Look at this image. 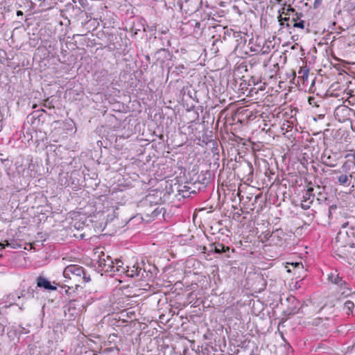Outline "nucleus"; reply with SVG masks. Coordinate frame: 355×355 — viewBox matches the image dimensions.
Wrapping results in <instances>:
<instances>
[{
	"label": "nucleus",
	"mask_w": 355,
	"mask_h": 355,
	"mask_svg": "<svg viewBox=\"0 0 355 355\" xmlns=\"http://www.w3.org/2000/svg\"><path fill=\"white\" fill-rule=\"evenodd\" d=\"M334 248L337 256L346 259L349 265L355 266V246L347 232H338L334 242Z\"/></svg>",
	"instance_id": "f257e3e1"
},
{
	"label": "nucleus",
	"mask_w": 355,
	"mask_h": 355,
	"mask_svg": "<svg viewBox=\"0 0 355 355\" xmlns=\"http://www.w3.org/2000/svg\"><path fill=\"white\" fill-rule=\"evenodd\" d=\"M94 256L98 258V264L101 271L111 272L114 268V261L109 255H106L101 248H96Z\"/></svg>",
	"instance_id": "f03ea898"
},
{
	"label": "nucleus",
	"mask_w": 355,
	"mask_h": 355,
	"mask_svg": "<svg viewBox=\"0 0 355 355\" xmlns=\"http://www.w3.org/2000/svg\"><path fill=\"white\" fill-rule=\"evenodd\" d=\"M63 275L65 278L78 281L83 276V279L85 282H87L89 281V277H87L85 275L84 270L82 267L78 265H70L67 266L64 271Z\"/></svg>",
	"instance_id": "7ed1b4c3"
},
{
	"label": "nucleus",
	"mask_w": 355,
	"mask_h": 355,
	"mask_svg": "<svg viewBox=\"0 0 355 355\" xmlns=\"http://www.w3.org/2000/svg\"><path fill=\"white\" fill-rule=\"evenodd\" d=\"M341 295L348 297L344 302V310L346 311L347 315L353 314L355 311V293H351L350 289L346 288L343 291H340Z\"/></svg>",
	"instance_id": "20e7f679"
},
{
	"label": "nucleus",
	"mask_w": 355,
	"mask_h": 355,
	"mask_svg": "<svg viewBox=\"0 0 355 355\" xmlns=\"http://www.w3.org/2000/svg\"><path fill=\"white\" fill-rule=\"evenodd\" d=\"M313 189L312 187H309L305 191L301 203V206L303 209H309L310 207L311 204L313 202L314 200V194L313 193Z\"/></svg>",
	"instance_id": "39448f33"
},
{
	"label": "nucleus",
	"mask_w": 355,
	"mask_h": 355,
	"mask_svg": "<svg viewBox=\"0 0 355 355\" xmlns=\"http://www.w3.org/2000/svg\"><path fill=\"white\" fill-rule=\"evenodd\" d=\"M346 157L347 160L343 165V169L347 173H354L355 172V155L348 154Z\"/></svg>",
	"instance_id": "423d86ee"
},
{
	"label": "nucleus",
	"mask_w": 355,
	"mask_h": 355,
	"mask_svg": "<svg viewBox=\"0 0 355 355\" xmlns=\"http://www.w3.org/2000/svg\"><path fill=\"white\" fill-rule=\"evenodd\" d=\"M329 279L334 284L339 286L341 290H345L346 288H348L347 286V283L345 280L343 279L337 273V272H331L329 275Z\"/></svg>",
	"instance_id": "0eeeda50"
},
{
	"label": "nucleus",
	"mask_w": 355,
	"mask_h": 355,
	"mask_svg": "<svg viewBox=\"0 0 355 355\" xmlns=\"http://www.w3.org/2000/svg\"><path fill=\"white\" fill-rule=\"evenodd\" d=\"M334 157L335 155L332 156L330 151L325 150L321 157L322 162L326 166L334 167L336 165V160Z\"/></svg>",
	"instance_id": "6e6552de"
},
{
	"label": "nucleus",
	"mask_w": 355,
	"mask_h": 355,
	"mask_svg": "<svg viewBox=\"0 0 355 355\" xmlns=\"http://www.w3.org/2000/svg\"><path fill=\"white\" fill-rule=\"evenodd\" d=\"M37 286L39 287H44L46 289L48 290H56V286H53L51 284L50 282H49L46 279L40 277L37 278Z\"/></svg>",
	"instance_id": "1a4fd4ad"
},
{
	"label": "nucleus",
	"mask_w": 355,
	"mask_h": 355,
	"mask_svg": "<svg viewBox=\"0 0 355 355\" xmlns=\"http://www.w3.org/2000/svg\"><path fill=\"white\" fill-rule=\"evenodd\" d=\"M141 270V268H139L138 266L134 265L132 267H127V269L125 270V273L128 276L134 277L139 275V271Z\"/></svg>",
	"instance_id": "9d476101"
},
{
	"label": "nucleus",
	"mask_w": 355,
	"mask_h": 355,
	"mask_svg": "<svg viewBox=\"0 0 355 355\" xmlns=\"http://www.w3.org/2000/svg\"><path fill=\"white\" fill-rule=\"evenodd\" d=\"M65 313H69L71 317H74L78 314V311L76 308L75 302H70L67 306Z\"/></svg>",
	"instance_id": "9b49d317"
},
{
	"label": "nucleus",
	"mask_w": 355,
	"mask_h": 355,
	"mask_svg": "<svg viewBox=\"0 0 355 355\" xmlns=\"http://www.w3.org/2000/svg\"><path fill=\"white\" fill-rule=\"evenodd\" d=\"M114 268L112 269V271L119 272H125V268L123 267V263L121 260L116 259L115 262H114Z\"/></svg>",
	"instance_id": "f8f14e48"
},
{
	"label": "nucleus",
	"mask_w": 355,
	"mask_h": 355,
	"mask_svg": "<svg viewBox=\"0 0 355 355\" xmlns=\"http://www.w3.org/2000/svg\"><path fill=\"white\" fill-rule=\"evenodd\" d=\"M214 250L216 253H221L222 252H226L229 250V247H226L221 243H214Z\"/></svg>",
	"instance_id": "ddd939ff"
},
{
	"label": "nucleus",
	"mask_w": 355,
	"mask_h": 355,
	"mask_svg": "<svg viewBox=\"0 0 355 355\" xmlns=\"http://www.w3.org/2000/svg\"><path fill=\"white\" fill-rule=\"evenodd\" d=\"M291 13H295V10L294 8H289L288 7L286 9V8H283V12H282V14L285 15H291Z\"/></svg>",
	"instance_id": "4468645a"
},
{
	"label": "nucleus",
	"mask_w": 355,
	"mask_h": 355,
	"mask_svg": "<svg viewBox=\"0 0 355 355\" xmlns=\"http://www.w3.org/2000/svg\"><path fill=\"white\" fill-rule=\"evenodd\" d=\"M348 181V177L347 176V175H341L338 177V182L341 184H345Z\"/></svg>",
	"instance_id": "2eb2a0df"
},
{
	"label": "nucleus",
	"mask_w": 355,
	"mask_h": 355,
	"mask_svg": "<svg viewBox=\"0 0 355 355\" xmlns=\"http://www.w3.org/2000/svg\"><path fill=\"white\" fill-rule=\"evenodd\" d=\"M293 26L303 29L304 28V21H300L299 22H295Z\"/></svg>",
	"instance_id": "dca6fc26"
},
{
	"label": "nucleus",
	"mask_w": 355,
	"mask_h": 355,
	"mask_svg": "<svg viewBox=\"0 0 355 355\" xmlns=\"http://www.w3.org/2000/svg\"><path fill=\"white\" fill-rule=\"evenodd\" d=\"M289 19V17H283L282 15L279 17V21L280 22L281 25H283V21H286Z\"/></svg>",
	"instance_id": "f3484780"
},
{
	"label": "nucleus",
	"mask_w": 355,
	"mask_h": 355,
	"mask_svg": "<svg viewBox=\"0 0 355 355\" xmlns=\"http://www.w3.org/2000/svg\"><path fill=\"white\" fill-rule=\"evenodd\" d=\"M291 266H293V268H303V265L301 263H298V262L292 263H291Z\"/></svg>",
	"instance_id": "a211bd4d"
},
{
	"label": "nucleus",
	"mask_w": 355,
	"mask_h": 355,
	"mask_svg": "<svg viewBox=\"0 0 355 355\" xmlns=\"http://www.w3.org/2000/svg\"><path fill=\"white\" fill-rule=\"evenodd\" d=\"M300 17L299 14L295 12V13H294V16L292 18V21H293L294 23L297 22V20L300 19Z\"/></svg>",
	"instance_id": "6ab92c4d"
},
{
	"label": "nucleus",
	"mask_w": 355,
	"mask_h": 355,
	"mask_svg": "<svg viewBox=\"0 0 355 355\" xmlns=\"http://www.w3.org/2000/svg\"><path fill=\"white\" fill-rule=\"evenodd\" d=\"M10 246L11 244L8 241H6V245H4L3 243H0V250H3L5 246Z\"/></svg>",
	"instance_id": "aec40b11"
},
{
	"label": "nucleus",
	"mask_w": 355,
	"mask_h": 355,
	"mask_svg": "<svg viewBox=\"0 0 355 355\" xmlns=\"http://www.w3.org/2000/svg\"><path fill=\"white\" fill-rule=\"evenodd\" d=\"M278 234H279V231H276L272 233V234L271 235V237L274 238L275 236H278Z\"/></svg>",
	"instance_id": "412c9836"
},
{
	"label": "nucleus",
	"mask_w": 355,
	"mask_h": 355,
	"mask_svg": "<svg viewBox=\"0 0 355 355\" xmlns=\"http://www.w3.org/2000/svg\"><path fill=\"white\" fill-rule=\"evenodd\" d=\"M17 15H23V12H22V11H21V10H18V11L17 12Z\"/></svg>",
	"instance_id": "4be33fe9"
},
{
	"label": "nucleus",
	"mask_w": 355,
	"mask_h": 355,
	"mask_svg": "<svg viewBox=\"0 0 355 355\" xmlns=\"http://www.w3.org/2000/svg\"><path fill=\"white\" fill-rule=\"evenodd\" d=\"M347 225V223H344L342 226H343V227H345Z\"/></svg>",
	"instance_id": "5701e85b"
},
{
	"label": "nucleus",
	"mask_w": 355,
	"mask_h": 355,
	"mask_svg": "<svg viewBox=\"0 0 355 355\" xmlns=\"http://www.w3.org/2000/svg\"><path fill=\"white\" fill-rule=\"evenodd\" d=\"M2 257V254H0V257Z\"/></svg>",
	"instance_id": "b1692460"
}]
</instances>
